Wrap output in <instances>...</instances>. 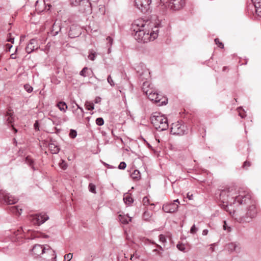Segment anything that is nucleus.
Masks as SVG:
<instances>
[{"label":"nucleus","mask_w":261,"mask_h":261,"mask_svg":"<svg viewBox=\"0 0 261 261\" xmlns=\"http://www.w3.org/2000/svg\"><path fill=\"white\" fill-rule=\"evenodd\" d=\"M59 166L63 169H66L67 167V164L63 160H61V162L59 163Z\"/></svg>","instance_id":"obj_39"},{"label":"nucleus","mask_w":261,"mask_h":261,"mask_svg":"<svg viewBox=\"0 0 261 261\" xmlns=\"http://www.w3.org/2000/svg\"><path fill=\"white\" fill-rule=\"evenodd\" d=\"M25 162L27 164H28L30 166H32L33 168V159L29 156H28L25 158Z\"/></svg>","instance_id":"obj_33"},{"label":"nucleus","mask_w":261,"mask_h":261,"mask_svg":"<svg viewBox=\"0 0 261 261\" xmlns=\"http://www.w3.org/2000/svg\"><path fill=\"white\" fill-rule=\"evenodd\" d=\"M46 238L47 237V236L46 235H44L40 232H36V231H33L32 232V236H31V239H34V238Z\"/></svg>","instance_id":"obj_29"},{"label":"nucleus","mask_w":261,"mask_h":261,"mask_svg":"<svg viewBox=\"0 0 261 261\" xmlns=\"http://www.w3.org/2000/svg\"><path fill=\"white\" fill-rule=\"evenodd\" d=\"M18 199L8 194L6 191L0 190V201H3L8 204H13L16 203Z\"/></svg>","instance_id":"obj_10"},{"label":"nucleus","mask_w":261,"mask_h":261,"mask_svg":"<svg viewBox=\"0 0 261 261\" xmlns=\"http://www.w3.org/2000/svg\"><path fill=\"white\" fill-rule=\"evenodd\" d=\"M238 247V245L237 244L234 243H229L226 246V249L229 251H230V252L236 250Z\"/></svg>","instance_id":"obj_26"},{"label":"nucleus","mask_w":261,"mask_h":261,"mask_svg":"<svg viewBox=\"0 0 261 261\" xmlns=\"http://www.w3.org/2000/svg\"><path fill=\"white\" fill-rule=\"evenodd\" d=\"M196 231H197V228H196L195 225H193L190 230L191 233H196Z\"/></svg>","instance_id":"obj_50"},{"label":"nucleus","mask_w":261,"mask_h":261,"mask_svg":"<svg viewBox=\"0 0 261 261\" xmlns=\"http://www.w3.org/2000/svg\"><path fill=\"white\" fill-rule=\"evenodd\" d=\"M13 115V112L12 110L9 109L6 115V121L8 124H11L13 122L14 117Z\"/></svg>","instance_id":"obj_23"},{"label":"nucleus","mask_w":261,"mask_h":261,"mask_svg":"<svg viewBox=\"0 0 261 261\" xmlns=\"http://www.w3.org/2000/svg\"><path fill=\"white\" fill-rule=\"evenodd\" d=\"M126 165L125 162H122L119 165V169H124L126 168Z\"/></svg>","instance_id":"obj_45"},{"label":"nucleus","mask_w":261,"mask_h":261,"mask_svg":"<svg viewBox=\"0 0 261 261\" xmlns=\"http://www.w3.org/2000/svg\"><path fill=\"white\" fill-rule=\"evenodd\" d=\"M160 241L162 243H165L166 242V239L163 234H161L159 236Z\"/></svg>","instance_id":"obj_42"},{"label":"nucleus","mask_w":261,"mask_h":261,"mask_svg":"<svg viewBox=\"0 0 261 261\" xmlns=\"http://www.w3.org/2000/svg\"><path fill=\"white\" fill-rule=\"evenodd\" d=\"M143 202L144 205H147L149 203V199L147 197H144L143 199Z\"/></svg>","instance_id":"obj_51"},{"label":"nucleus","mask_w":261,"mask_h":261,"mask_svg":"<svg viewBox=\"0 0 261 261\" xmlns=\"http://www.w3.org/2000/svg\"><path fill=\"white\" fill-rule=\"evenodd\" d=\"M96 123L98 125H102L104 123L103 119L102 118H98L96 120Z\"/></svg>","instance_id":"obj_38"},{"label":"nucleus","mask_w":261,"mask_h":261,"mask_svg":"<svg viewBox=\"0 0 261 261\" xmlns=\"http://www.w3.org/2000/svg\"><path fill=\"white\" fill-rule=\"evenodd\" d=\"M119 221L123 224H128L129 222L131 221L132 218L127 215H119Z\"/></svg>","instance_id":"obj_21"},{"label":"nucleus","mask_w":261,"mask_h":261,"mask_svg":"<svg viewBox=\"0 0 261 261\" xmlns=\"http://www.w3.org/2000/svg\"><path fill=\"white\" fill-rule=\"evenodd\" d=\"M107 40L108 41V42L110 43V45H112V42H113V39H112V38L111 37H109H109H108L107 38Z\"/></svg>","instance_id":"obj_57"},{"label":"nucleus","mask_w":261,"mask_h":261,"mask_svg":"<svg viewBox=\"0 0 261 261\" xmlns=\"http://www.w3.org/2000/svg\"><path fill=\"white\" fill-rule=\"evenodd\" d=\"M86 108L88 110H92L94 109V105L93 103L87 102L85 103Z\"/></svg>","instance_id":"obj_34"},{"label":"nucleus","mask_w":261,"mask_h":261,"mask_svg":"<svg viewBox=\"0 0 261 261\" xmlns=\"http://www.w3.org/2000/svg\"><path fill=\"white\" fill-rule=\"evenodd\" d=\"M177 248L180 251H183V252H185L186 250H185V245L182 244H178L177 245Z\"/></svg>","instance_id":"obj_40"},{"label":"nucleus","mask_w":261,"mask_h":261,"mask_svg":"<svg viewBox=\"0 0 261 261\" xmlns=\"http://www.w3.org/2000/svg\"><path fill=\"white\" fill-rule=\"evenodd\" d=\"M208 233V230L207 229H204L202 231V234L204 236L207 235Z\"/></svg>","instance_id":"obj_60"},{"label":"nucleus","mask_w":261,"mask_h":261,"mask_svg":"<svg viewBox=\"0 0 261 261\" xmlns=\"http://www.w3.org/2000/svg\"><path fill=\"white\" fill-rule=\"evenodd\" d=\"M57 107L58 108L63 112H65L66 109H67V106L65 102L63 101H60L57 104Z\"/></svg>","instance_id":"obj_28"},{"label":"nucleus","mask_w":261,"mask_h":261,"mask_svg":"<svg viewBox=\"0 0 261 261\" xmlns=\"http://www.w3.org/2000/svg\"><path fill=\"white\" fill-rule=\"evenodd\" d=\"M173 203H166L163 206V210L166 213H174L177 211L179 201L178 199L175 200Z\"/></svg>","instance_id":"obj_14"},{"label":"nucleus","mask_w":261,"mask_h":261,"mask_svg":"<svg viewBox=\"0 0 261 261\" xmlns=\"http://www.w3.org/2000/svg\"><path fill=\"white\" fill-rule=\"evenodd\" d=\"M241 198H245V202L246 200L250 199V195L245 191H239L234 186H231L225 188L221 190L220 194V198L223 203L225 202L231 203V200H233V203L237 201L239 204H242L243 202L241 200Z\"/></svg>","instance_id":"obj_1"},{"label":"nucleus","mask_w":261,"mask_h":261,"mask_svg":"<svg viewBox=\"0 0 261 261\" xmlns=\"http://www.w3.org/2000/svg\"><path fill=\"white\" fill-rule=\"evenodd\" d=\"M210 249L212 251H214V248L213 247H211Z\"/></svg>","instance_id":"obj_64"},{"label":"nucleus","mask_w":261,"mask_h":261,"mask_svg":"<svg viewBox=\"0 0 261 261\" xmlns=\"http://www.w3.org/2000/svg\"><path fill=\"white\" fill-rule=\"evenodd\" d=\"M25 90L29 93L33 91V87L29 84H26L24 86Z\"/></svg>","instance_id":"obj_37"},{"label":"nucleus","mask_w":261,"mask_h":261,"mask_svg":"<svg viewBox=\"0 0 261 261\" xmlns=\"http://www.w3.org/2000/svg\"><path fill=\"white\" fill-rule=\"evenodd\" d=\"M153 27H154L153 23L148 21H145L142 18H138L134 20L132 24V29L134 32L144 28L152 29Z\"/></svg>","instance_id":"obj_6"},{"label":"nucleus","mask_w":261,"mask_h":261,"mask_svg":"<svg viewBox=\"0 0 261 261\" xmlns=\"http://www.w3.org/2000/svg\"><path fill=\"white\" fill-rule=\"evenodd\" d=\"M95 55L94 53H91L89 54V55L88 56V58L92 60V61H93L94 60V58H95Z\"/></svg>","instance_id":"obj_48"},{"label":"nucleus","mask_w":261,"mask_h":261,"mask_svg":"<svg viewBox=\"0 0 261 261\" xmlns=\"http://www.w3.org/2000/svg\"><path fill=\"white\" fill-rule=\"evenodd\" d=\"M131 177L134 179H139L140 178V173L139 171L138 170H135L131 174Z\"/></svg>","instance_id":"obj_30"},{"label":"nucleus","mask_w":261,"mask_h":261,"mask_svg":"<svg viewBox=\"0 0 261 261\" xmlns=\"http://www.w3.org/2000/svg\"><path fill=\"white\" fill-rule=\"evenodd\" d=\"M74 113L78 119H81L84 117V110L82 108H80L78 105L77 108L74 111Z\"/></svg>","instance_id":"obj_22"},{"label":"nucleus","mask_w":261,"mask_h":261,"mask_svg":"<svg viewBox=\"0 0 261 261\" xmlns=\"http://www.w3.org/2000/svg\"><path fill=\"white\" fill-rule=\"evenodd\" d=\"M69 136L72 138H75L76 136V132L74 130H71L69 134Z\"/></svg>","instance_id":"obj_44"},{"label":"nucleus","mask_w":261,"mask_h":261,"mask_svg":"<svg viewBox=\"0 0 261 261\" xmlns=\"http://www.w3.org/2000/svg\"><path fill=\"white\" fill-rule=\"evenodd\" d=\"M12 126L13 127V129L14 130L15 133H17V130L15 127H14L13 125H12Z\"/></svg>","instance_id":"obj_62"},{"label":"nucleus","mask_w":261,"mask_h":261,"mask_svg":"<svg viewBox=\"0 0 261 261\" xmlns=\"http://www.w3.org/2000/svg\"><path fill=\"white\" fill-rule=\"evenodd\" d=\"M255 8L256 14L261 17V0H251Z\"/></svg>","instance_id":"obj_20"},{"label":"nucleus","mask_w":261,"mask_h":261,"mask_svg":"<svg viewBox=\"0 0 261 261\" xmlns=\"http://www.w3.org/2000/svg\"><path fill=\"white\" fill-rule=\"evenodd\" d=\"M12 47V44H9V43H8V44H7L6 45V49H7V50H8V51H9V50H10V49H11V48Z\"/></svg>","instance_id":"obj_55"},{"label":"nucleus","mask_w":261,"mask_h":261,"mask_svg":"<svg viewBox=\"0 0 261 261\" xmlns=\"http://www.w3.org/2000/svg\"><path fill=\"white\" fill-rule=\"evenodd\" d=\"M241 200L243 201V204H246L248 202H251L252 201L251 200V197L250 198V199L249 200H246V201L245 202V198H241Z\"/></svg>","instance_id":"obj_52"},{"label":"nucleus","mask_w":261,"mask_h":261,"mask_svg":"<svg viewBox=\"0 0 261 261\" xmlns=\"http://www.w3.org/2000/svg\"><path fill=\"white\" fill-rule=\"evenodd\" d=\"M142 90L151 101H154L158 106H162L167 103V98L157 93L155 90L150 87V84L148 81L143 82Z\"/></svg>","instance_id":"obj_3"},{"label":"nucleus","mask_w":261,"mask_h":261,"mask_svg":"<svg viewBox=\"0 0 261 261\" xmlns=\"http://www.w3.org/2000/svg\"><path fill=\"white\" fill-rule=\"evenodd\" d=\"M34 126L36 130H39V124L37 121H36V122L35 123V124L34 125Z\"/></svg>","instance_id":"obj_56"},{"label":"nucleus","mask_w":261,"mask_h":261,"mask_svg":"<svg viewBox=\"0 0 261 261\" xmlns=\"http://www.w3.org/2000/svg\"><path fill=\"white\" fill-rule=\"evenodd\" d=\"M10 210L12 213L17 216H20L22 212V209L21 208H19L17 206H12L10 207Z\"/></svg>","instance_id":"obj_24"},{"label":"nucleus","mask_w":261,"mask_h":261,"mask_svg":"<svg viewBox=\"0 0 261 261\" xmlns=\"http://www.w3.org/2000/svg\"><path fill=\"white\" fill-rule=\"evenodd\" d=\"M153 214L152 212L145 211L143 215V218L144 220L149 221L151 220V217Z\"/></svg>","instance_id":"obj_27"},{"label":"nucleus","mask_w":261,"mask_h":261,"mask_svg":"<svg viewBox=\"0 0 261 261\" xmlns=\"http://www.w3.org/2000/svg\"><path fill=\"white\" fill-rule=\"evenodd\" d=\"M89 190L91 192L95 194L96 193V188L95 186L93 185V184H90L89 185Z\"/></svg>","instance_id":"obj_36"},{"label":"nucleus","mask_w":261,"mask_h":261,"mask_svg":"<svg viewBox=\"0 0 261 261\" xmlns=\"http://www.w3.org/2000/svg\"><path fill=\"white\" fill-rule=\"evenodd\" d=\"M72 258V254L70 253H69L67 254H66L64 256V260L65 261H69Z\"/></svg>","instance_id":"obj_41"},{"label":"nucleus","mask_w":261,"mask_h":261,"mask_svg":"<svg viewBox=\"0 0 261 261\" xmlns=\"http://www.w3.org/2000/svg\"><path fill=\"white\" fill-rule=\"evenodd\" d=\"M157 246H158V247H159V248L161 250H163V249L162 247L161 246H160V245H157Z\"/></svg>","instance_id":"obj_63"},{"label":"nucleus","mask_w":261,"mask_h":261,"mask_svg":"<svg viewBox=\"0 0 261 261\" xmlns=\"http://www.w3.org/2000/svg\"><path fill=\"white\" fill-rule=\"evenodd\" d=\"M186 131V126L181 122L176 121L172 124L171 132L173 134L183 135Z\"/></svg>","instance_id":"obj_9"},{"label":"nucleus","mask_w":261,"mask_h":261,"mask_svg":"<svg viewBox=\"0 0 261 261\" xmlns=\"http://www.w3.org/2000/svg\"><path fill=\"white\" fill-rule=\"evenodd\" d=\"M257 215V210L254 202L251 201L250 205L247 208L246 215L240 220V222H249L252 219L255 218Z\"/></svg>","instance_id":"obj_7"},{"label":"nucleus","mask_w":261,"mask_h":261,"mask_svg":"<svg viewBox=\"0 0 261 261\" xmlns=\"http://www.w3.org/2000/svg\"><path fill=\"white\" fill-rule=\"evenodd\" d=\"M14 40V38L12 37L11 34H9V36L8 37L7 41L9 42H11L12 43H13Z\"/></svg>","instance_id":"obj_47"},{"label":"nucleus","mask_w":261,"mask_h":261,"mask_svg":"<svg viewBox=\"0 0 261 261\" xmlns=\"http://www.w3.org/2000/svg\"><path fill=\"white\" fill-rule=\"evenodd\" d=\"M48 245H41L40 244H35L32 249V254L35 257L43 255L45 251L46 250V247Z\"/></svg>","instance_id":"obj_12"},{"label":"nucleus","mask_w":261,"mask_h":261,"mask_svg":"<svg viewBox=\"0 0 261 261\" xmlns=\"http://www.w3.org/2000/svg\"><path fill=\"white\" fill-rule=\"evenodd\" d=\"M24 235L23 233V230L21 228L14 232L12 236V241L20 244L23 242Z\"/></svg>","instance_id":"obj_15"},{"label":"nucleus","mask_w":261,"mask_h":261,"mask_svg":"<svg viewBox=\"0 0 261 261\" xmlns=\"http://www.w3.org/2000/svg\"><path fill=\"white\" fill-rule=\"evenodd\" d=\"M187 197L189 200H192L193 199V194L190 193V192L188 193L187 194Z\"/></svg>","instance_id":"obj_54"},{"label":"nucleus","mask_w":261,"mask_h":261,"mask_svg":"<svg viewBox=\"0 0 261 261\" xmlns=\"http://www.w3.org/2000/svg\"><path fill=\"white\" fill-rule=\"evenodd\" d=\"M123 200L127 205L130 204L133 202V199L129 194H126L124 195Z\"/></svg>","instance_id":"obj_25"},{"label":"nucleus","mask_w":261,"mask_h":261,"mask_svg":"<svg viewBox=\"0 0 261 261\" xmlns=\"http://www.w3.org/2000/svg\"><path fill=\"white\" fill-rule=\"evenodd\" d=\"M49 147L53 153H57L60 150L58 146H56L54 144L49 145Z\"/></svg>","instance_id":"obj_31"},{"label":"nucleus","mask_w":261,"mask_h":261,"mask_svg":"<svg viewBox=\"0 0 261 261\" xmlns=\"http://www.w3.org/2000/svg\"><path fill=\"white\" fill-rule=\"evenodd\" d=\"M135 6L141 12L145 13L150 8L151 0H135Z\"/></svg>","instance_id":"obj_11"},{"label":"nucleus","mask_w":261,"mask_h":261,"mask_svg":"<svg viewBox=\"0 0 261 261\" xmlns=\"http://www.w3.org/2000/svg\"><path fill=\"white\" fill-rule=\"evenodd\" d=\"M81 34V28L80 26L73 24L71 26L69 32V36L70 38H75Z\"/></svg>","instance_id":"obj_16"},{"label":"nucleus","mask_w":261,"mask_h":261,"mask_svg":"<svg viewBox=\"0 0 261 261\" xmlns=\"http://www.w3.org/2000/svg\"><path fill=\"white\" fill-rule=\"evenodd\" d=\"M223 228L224 230H227L228 231H230V227L227 226L225 221L224 222Z\"/></svg>","instance_id":"obj_49"},{"label":"nucleus","mask_w":261,"mask_h":261,"mask_svg":"<svg viewBox=\"0 0 261 261\" xmlns=\"http://www.w3.org/2000/svg\"><path fill=\"white\" fill-rule=\"evenodd\" d=\"M48 219L46 214H36L30 215L29 220L33 225H40Z\"/></svg>","instance_id":"obj_8"},{"label":"nucleus","mask_w":261,"mask_h":261,"mask_svg":"<svg viewBox=\"0 0 261 261\" xmlns=\"http://www.w3.org/2000/svg\"><path fill=\"white\" fill-rule=\"evenodd\" d=\"M107 80H108V83L111 85V86H114L115 85V83L112 78V77L111 76V75H109L108 78H107Z\"/></svg>","instance_id":"obj_43"},{"label":"nucleus","mask_w":261,"mask_h":261,"mask_svg":"<svg viewBox=\"0 0 261 261\" xmlns=\"http://www.w3.org/2000/svg\"><path fill=\"white\" fill-rule=\"evenodd\" d=\"M185 5L184 0H160V6L164 9L168 8L170 9L178 10Z\"/></svg>","instance_id":"obj_5"},{"label":"nucleus","mask_w":261,"mask_h":261,"mask_svg":"<svg viewBox=\"0 0 261 261\" xmlns=\"http://www.w3.org/2000/svg\"><path fill=\"white\" fill-rule=\"evenodd\" d=\"M251 165L250 162L248 161H245L243 165V167L245 168L246 167H249Z\"/></svg>","instance_id":"obj_53"},{"label":"nucleus","mask_w":261,"mask_h":261,"mask_svg":"<svg viewBox=\"0 0 261 261\" xmlns=\"http://www.w3.org/2000/svg\"><path fill=\"white\" fill-rule=\"evenodd\" d=\"M80 75L84 77L90 75V74H89V69L87 67H84L80 72Z\"/></svg>","instance_id":"obj_32"},{"label":"nucleus","mask_w":261,"mask_h":261,"mask_svg":"<svg viewBox=\"0 0 261 261\" xmlns=\"http://www.w3.org/2000/svg\"><path fill=\"white\" fill-rule=\"evenodd\" d=\"M153 251L155 252L156 254H159V255H161L162 252L158 250L157 249H155L153 250Z\"/></svg>","instance_id":"obj_59"},{"label":"nucleus","mask_w":261,"mask_h":261,"mask_svg":"<svg viewBox=\"0 0 261 261\" xmlns=\"http://www.w3.org/2000/svg\"><path fill=\"white\" fill-rule=\"evenodd\" d=\"M215 42L218 45V46L220 48H224V44H223V43L222 42H221L220 41L219 39L216 38L215 39Z\"/></svg>","instance_id":"obj_35"},{"label":"nucleus","mask_w":261,"mask_h":261,"mask_svg":"<svg viewBox=\"0 0 261 261\" xmlns=\"http://www.w3.org/2000/svg\"><path fill=\"white\" fill-rule=\"evenodd\" d=\"M158 31V28L156 26L152 27V29L144 28L135 32L134 37L138 42H147L157 38Z\"/></svg>","instance_id":"obj_2"},{"label":"nucleus","mask_w":261,"mask_h":261,"mask_svg":"<svg viewBox=\"0 0 261 261\" xmlns=\"http://www.w3.org/2000/svg\"><path fill=\"white\" fill-rule=\"evenodd\" d=\"M46 250L45 251L41 257L44 261H56V255L55 251L49 246H47Z\"/></svg>","instance_id":"obj_13"},{"label":"nucleus","mask_w":261,"mask_h":261,"mask_svg":"<svg viewBox=\"0 0 261 261\" xmlns=\"http://www.w3.org/2000/svg\"><path fill=\"white\" fill-rule=\"evenodd\" d=\"M224 206V208L225 209V211H226L227 212H229V213L230 214V215H233L234 214V211H233L232 212L231 211H229L228 210V207L227 205H223Z\"/></svg>","instance_id":"obj_46"},{"label":"nucleus","mask_w":261,"mask_h":261,"mask_svg":"<svg viewBox=\"0 0 261 261\" xmlns=\"http://www.w3.org/2000/svg\"><path fill=\"white\" fill-rule=\"evenodd\" d=\"M241 109H239L238 110V112L239 113V115L242 117V118H244L245 116V115L244 114V113H242L240 111Z\"/></svg>","instance_id":"obj_58"},{"label":"nucleus","mask_w":261,"mask_h":261,"mask_svg":"<svg viewBox=\"0 0 261 261\" xmlns=\"http://www.w3.org/2000/svg\"><path fill=\"white\" fill-rule=\"evenodd\" d=\"M11 58L12 59H16V56L15 54H13L11 55Z\"/></svg>","instance_id":"obj_61"},{"label":"nucleus","mask_w":261,"mask_h":261,"mask_svg":"<svg viewBox=\"0 0 261 261\" xmlns=\"http://www.w3.org/2000/svg\"><path fill=\"white\" fill-rule=\"evenodd\" d=\"M36 10L38 12H42L45 8L44 0H38L35 5Z\"/></svg>","instance_id":"obj_19"},{"label":"nucleus","mask_w":261,"mask_h":261,"mask_svg":"<svg viewBox=\"0 0 261 261\" xmlns=\"http://www.w3.org/2000/svg\"><path fill=\"white\" fill-rule=\"evenodd\" d=\"M150 119L153 126L158 130H164L168 127V120L166 117L160 113H153Z\"/></svg>","instance_id":"obj_4"},{"label":"nucleus","mask_w":261,"mask_h":261,"mask_svg":"<svg viewBox=\"0 0 261 261\" xmlns=\"http://www.w3.org/2000/svg\"><path fill=\"white\" fill-rule=\"evenodd\" d=\"M38 48L37 41L35 39H31L27 45L25 50L26 51L30 54L32 53L35 49Z\"/></svg>","instance_id":"obj_18"},{"label":"nucleus","mask_w":261,"mask_h":261,"mask_svg":"<svg viewBox=\"0 0 261 261\" xmlns=\"http://www.w3.org/2000/svg\"><path fill=\"white\" fill-rule=\"evenodd\" d=\"M138 72L139 73V78L141 81H143L146 80L147 81L150 79V72L148 69L146 68L145 67L142 69V71L140 72L139 70H138Z\"/></svg>","instance_id":"obj_17"}]
</instances>
